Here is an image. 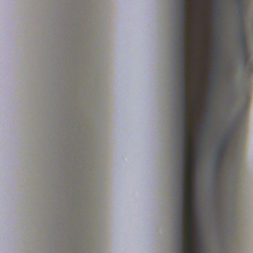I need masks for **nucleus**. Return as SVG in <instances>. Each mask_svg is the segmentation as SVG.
I'll use <instances>...</instances> for the list:
<instances>
[{"label":"nucleus","instance_id":"nucleus-1","mask_svg":"<svg viewBox=\"0 0 253 253\" xmlns=\"http://www.w3.org/2000/svg\"><path fill=\"white\" fill-rule=\"evenodd\" d=\"M194 158L191 153L188 155V159L186 161L185 158L182 156L181 168L182 169L181 180V201L180 204V217L181 221V240L183 243L184 238V219L185 211H193V199L194 192L192 183L193 175V165L194 164Z\"/></svg>","mask_w":253,"mask_h":253},{"label":"nucleus","instance_id":"nucleus-2","mask_svg":"<svg viewBox=\"0 0 253 253\" xmlns=\"http://www.w3.org/2000/svg\"><path fill=\"white\" fill-rule=\"evenodd\" d=\"M181 59V74H180V86H181V104H187L186 102L188 100V97L186 94V91L189 89L188 86V83L186 80L187 75V58L186 55L180 56Z\"/></svg>","mask_w":253,"mask_h":253},{"label":"nucleus","instance_id":"nucleus-3","mask_svg":"<svg viewBox=\"0 0 253 253\" xmlns=\"http://www.w3.org/2000/svg\"><path fill=\"white\" fill-rule=\"evenodd\" d=\"M187 2L186 0H181V9L180 10L181 21H180V28L181 32L180 34V56L186 55V48L185 47L186 41L185 40V32L184 31L186 29L185 23L187 22V15L185 7L187 6Z\"/></svg>","mask_w":253,"mask_h":253},{"label":"nucleus","instance_id":"nucleus-4","mask_svg":"<svg viewBox=\"0 0 253 253\" xmlns=\"http://www.w3.org/2000/svg\"><path fill=\"white\" fill-rule=\"evenodd\" d=\"M181 133L182 135V153L183 155L182 156H184L185 154H187V159H188V155L189 153H191L192 154V156H193L194 154V149L192 146V142L191 140L189 141L188 144L190 146V148L188 150L186 149V146L187 145V143L186 142V140L187 139V128L188 127V126L187 124V118L182 117L181 118Z\"/></svg>","mask_w":253,"mask_h":253},{"label":"nucleus","instance_id":"nucleus-5","mask_svg":"<svg viewBox=\"0 0 253 253\" xmlns=\"http://www.w3.org/2000/svg\"><path fill=\"white\" fill-rule=\"evenodd\" d=\"M180 221V231H179V234H180V251L179 253H185V241H187L188 243V247H187V251L186 253H196V246L195 245V240L193 238V236L192 235H191L189 236V239H186L185 238V225L184 224V234L183 235V237L184 238V240L183 241V243H182V240H181V221Z\"/></svg>","mask_w":253,"mask_h":253},{"label":"nucleus","instance_id":"nucleus-6","mask_svg":"<svg viewBox=\"0 0 253 253\" xmlns=\"http://www.w3.org/2000/svg\"><path fill=\"white\" fill-rule=\"evenodd\" d=\"M186 213V217H187V228L188 230V235L187 239H189V236L191 235L193 236V238H194V235L196 232L195 229V224H194V216L193 214V211H185ZM185 218L186 215L185 216L184 222H185ZM185 225H186V223H185Z\"/></svg>","mask_w":253,"mask_h":253},{"label":"nucleus","instance_id":"nucleus-7","mask_svg":"<svg viewBox=\"0 0 253 253\" xmlns=\"http://www.w3.org/2000/svg\"><path fill=\"white\" fill-rule=\"evenodd\" d=\"M241 32L239 34V37L240 39V44L242 47V50L244 51V52H246V50H247V43H246V39L245 37V30L243 26H242L240 28Z\"/></svg>","mask_w":253,"mask_h":253},{"label":"nucleus","instance_id":"nucleus-8","mask_svg":"<svg viewBox=\"0 0 253 253\" xmlns=\"http://www.w3.org/2000/svg\"><path fill=\"white\" fill-rule=\"evenodd\" d=\"M181 117L187 118V115H186V112L188 111V107L187 104H181Z\"/></svg>","mask_w":253,"mask_h":253},{"label":"nucleus","instance_id":"nucleus-9","mask_svg":"<svg viewBox=\"0 0 253 253\" xmlns=\"http://www.w3.org/2000/svg\"><path fill=\"white\" fill-rule=\"evenodd\" d=\"M224 150L219 147L217 150V160L220 161L223 154Z\"/></svg>","mask_w":253,"mask_h":253},{"label":"nucleus","instance_id":"nucleus-10","mask_svg":"<svg viewBox=\"0 0 253 253\" xmlns=\"http://www.w3.org/2000/svg\"><path fill=\"white\" fill-rule=\"evenodd\" d=\"M228 140L224 139L221 143L220 148L225 150L227 149Z\"/></svg>","mask_w":253,"mask_h":253},{"label":"nucleus","instance_id":"nucleus-11","mask_svg":"<svg viewBox=\"0 0 253 253\" xmlns=\"http://www.w3.org/2000/svg\"><path fill=\"white\" fill-rule=\"evenodd\" d=\"M242 53L244 56V61L245 62H247L249 59V55L248 54L247 50H246V52H244V51H242Z\"/></svg>","mask_w":253,"mask_h":253},{"label":"nucleus","instance_id":"nucleus-12","mask_svg":"<svg viewBox=\"0 0 253 253\" xmlns=\"http://www.w3.org/2000/svg\"><path fill=\"white\" fill-rule=\"evenodd\" d=\"M193 55L195 58H196V59L197 58V55L195 52L193 53Z\"/></svg>","mask_w":253,"mask_h":253},{"label":"nucleus","instance_id":"nucleus-13","mask_svg":"<svg viewBox=\"0 0 253 253\" xmlns=\"http://www.w3.org/2000/svg\"><path fill=\"white\" fill-rule=\"evenodd\" d=\"M250 71L251 72H253V66H252L250 68Z\"/></svg>","mask_w":253,"mask_h":253},{"label":"nucleus","instance_id":"nucleus-14","mask_svg":"<svg viewBox=\"0 0 253 253\" xmlns=\"http://www.w3.org/2000/svg\"><path fill=\"white\" fill-rule=\"evenodd\" d=\"M189 134H190L191 136H193V133H192L191 131H189Z\"/></svg>","mask_w":253,"mask_h":253},{"label":"nucleus","instance_id":"nucleus-15","mask_svg":"<svg viewBox=\"0 0 253 253\" xmlns=\"http://www.w3.org/2000/svg\"><path fill=\"white\" fill-rule=\"evenodd\" d=\"M194 28L196 29V32H198V29H197V27L195 26Z\"/></svg>","mask_w":253,"mask_h":253},{"label":"nucleus","instance_id":"nucleus-16","mask_svg":"<svg viewBox=\"0 0 253 253\" xmlns=\"http://www.w3.org/2000/svg\"><path fill=\"white\" fill-rule=\"evenodd\" d=\"M217 167H219V163H218L217 164Z\"/></svg>","mask_w":253,"mask_h":253},{"label":"nucleus","instance_id":"nucleus-17","mask_svg":"<svg viewBox=\"0 0 253 253\" xmlns=\"http://www.w3.org/2000/svg\"><path fill=\"white\" fill-rule=\"evenodd\" d=\"M194 3H193V7L194 8Z\"/></svg>","mask_w":253,"mask_h":253},{"label":"nucleus","instance_id":"nucleus-18","mask_svg":"<svg viewBox=\"0 0 253 253\" xmlns=\"http://www.w3.org/2000/svg\"><path fill=\"white\" fill-rule=\"evenodd\" d=\"M192 0H191V1H192Z\"/></svg>","mask_w":253,"mask_h":253}]
</instances>
